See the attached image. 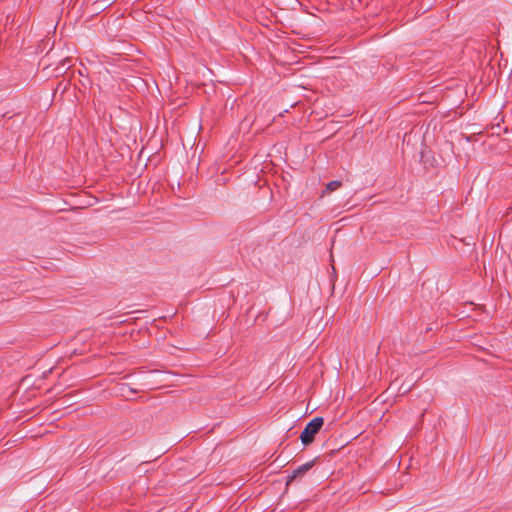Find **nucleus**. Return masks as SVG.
Wrapping results in <instances>:
<instances>
[{
	"label": "nucleus",
	"mask_w": 512,
	"mask_h": 512,
	"mask_svg": "<svg viewBox=\"0 0 512 512\" xmlns=\"http://www.w3.org/2000/svg\"><path fill=\"white\" fill-rule=\"evenodd\" d=\"M315 464V460H311L303 465L298 466L287 476L286 485H289L292 481L303 477Z\"/></svg>",
	"instance_id": "obj_2"
},
{
	"label": "nucleus",
	"mask_w": 512,
	"mask_h": 512,
	"mask_svg": "<svg viewBox=\"0 0 512 512\" xmlns=\"http://www.w3.org/2000/svg\"><path fill=\"white\" fill-rule=\"evenodd\" d=\"M342 183L338 180H334V181H331L329 182L327 185H326V189L325 191H328V192H332V191H335L337 190L339 187H341Z\"/></svg>",
	"instance_id": "obj_3"
},
{
	"label": "nucleus",
	"mask_w": 512,
	"mask_h": 512,
	"mask_svg": "<svg viewBox=\"0 0 512 512\" xmlns=\"http://www.w3.org/2000/svg\"><path fill=\"white\" fill-rule=\"evenodd\" d=\"M323 424L324 419L320 416L313 418L306 424L300 434V440L304 446H308L314 441L316 434L320 431Z\"/></svg>",
	"instance_id": "obj_1"
}]
</instances>
